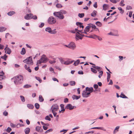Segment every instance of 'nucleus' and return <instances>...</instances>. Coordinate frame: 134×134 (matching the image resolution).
Returning a JSON list of instances; mask_svg holds the SVG:
<instances>
[{
    "instance_id": "f257e3e1",
    "label": "nucleus",
    "mask_w": 134,
    "mask_h": 134,
    "mask_svg": "<svg viewBox=\"0 0 134 134\" xmlns=\"http://www.w3.org/2000/svg\"><path fill=\"white\" fill-rule=\"evenodd\" d=\"M12 81H13L14 84L17 85H20L22 83L23 80V76L21 75H18L14 76L11 79Z\"/></svg>"
},
{
    "instance_id": "f03ea898",
    "label": "nucleus",
    "mask_w": 134,
    "mask_h": 134,
    "mask_svg": "<svg viewBox=\"0 0 134 134\" xmlns=\"http://www.w3.org/2000/svg\"><path fill=\"white\" fill-rule=\"evenodd\" d=\"M48 60V58L46 57L44 54L42 55L40 59L37 61V65L38 64H41V63H45L47 62Z\"/></svg>"
},
{
    "instance_id": "7ed1b4c3",
    "label": "nucleus",
    "mask_w": 134,
    "mask_h": 134,
    "mask_svg": "<svg viewBox=\"0 0 134 134\" xmlns=\"http://www.w3.org/2000/svg\"><path fill=\"white\" fill-rule=\"evenodd\" d=\"M24 18L26 20H30L33 19L34 20H36L37 19V17L36 15H34L32 13L27 14L24 16Z\"/></svg>"
},
{
    "instance_id": "20e7f679",
    "label": "nucleus",
    "mask_w": 134,
    "mask_h": 134,
    "mask_svg": "<svg viewBox=\"0 0 134 134\" xmlns=\"http://www.w3.org/2000/svg\"><path fill=\"white\" fill-rule=\"evenodd\" d=\"M47 22L49 24L52 25L56 23V19L53 16H51L48 18Z\"/></svg>"
},
{
    "instance_id": "39448f33",
    "label": "nucleus",
    "mask_w": 134,
    "mask_h": 134,
    "mask_svg": "<svg viewBox=\"0 0 134 134\" xmlns=\"http://www.w3.org/2000/svg\"><path fill=\"white\" fill-rule=\"evenodd\" d=\"M53 15L56 17L60 19H63L64 18V17L63 15L60 12H55L53 13Z\"/></svg>"
},
{
    "instance_id": "423d86ee",
    "label": "nucleus",
    "mask_w": 134,
    "mask_h": 134,
    "mask_svg": "<svg viewBox=\"0 0 134 134\" xmlns=\"http://www.w3.org/2000/svg\"><path fill=\"white\" fill-rule=\"evenodd\" d=\"M23 62L25 63L29 64V65H32L33 63L32 58L31 57H30L27 58L24 60Z\"/></svg>"
},
{
    "instance_id": "0eeeda50",
    "label": "nucleus",
    "mask_w": 134,
    "mask_h": 134,
    "mask_svg": "<svg viewBox=\"0 0 134 134\" xmlns=\"http://www.w3.org/2000/svg\"><path fill=\"white\" fill-rule=\"evenodd\" d=\"M58 105L57 104H55L53 105L51 108V109H52V112H53V111H55L58 110Z\"/></svg>"
},
{
    "instance_id": "6e6552de",
    "label": "nucleus",
    "mask_w": 134,
    "mask_h": 134,
    "mask_svg": "<svg viewBox=\"0 0 134 134\" xmlns=\"http://www.w3.org/2000/svg\"><path fill=\"white\" fill-rule=\"evenodd\" d=\"M75 108H76L75 106H72L71 104H69L66 105L65 107V109L71 110Z\"/></svg>"
},
{
    "instance_id": "1a4fd4ad",
    "label": "nucleus",
    "mask_w": 134,
    "mask_h": 134,
    "mask_svg": "<svg viewBox=\"0 0 134 134\" xmlns=\"http://www.w3.org/2000/svg\"><path fill=\"white\" fill-rule=\"evenodd\" d=\"M81 34L78 32H77L75 35V39L76 41L79 40V39L82 40V37L81 36Z\"/></svg>"
},
{
    "instance_id": "9d476101",
    "label": "nucleus",
    "mask_w": 134,
    "mask_h": 134,
    "mask_svg": "<svg viewBox=\"0 0 134 134\" xmlns=\"http://www.w3.org/2000/svg\"><path fill=\"white\" fill-rule=\"evenodd\" d=\"M69 48L72 49H74L76 47V46L75 43L71 42L69 44Z\"/></svg>"
},
{
    "instance_id": "9b49d317",
    "label": "nucleus",
    "mask_w": 134,
    "mask_h": 134,
    "mask_svg": "<svg viewBox=\"0 0 134 134\" xmlns=\"http://www.w3.org/2000/svg\"><path fill=\"white\" fill-rule=\"evenodd\" d=\"M86 91H84L83 92L82 96L83 97L87 98L89 97V95L90 94V93L87 92Z\"/></svg>"
},
{
    "instance_id": "f8f14e48",
    "label": "nucleus",
    "mask_w": 134,
    "mask_h": 134,
    "mask_svg": "<svg viewBox=\"0 0 134 134\" xmlns=\"http://www.w3.org/2000/svg\"><path fill=\"white\" fill-rule=\"evenodd\" d=\"M86 91H89V92L90 93V94L93 91V89L92 87L89 88L88 87H87L86 88Z\"/></svg>"
},
{
    "instance_id": "ddd939ff",
    "label": "nucleus",
    "mask_w": 134,
    "mask_h": 134,
    "mask_svg": "<svg viewBox=\"0 0 134 134\" xmlns=\"http://www.w3.org/2000/svg\"><path fill=\"white\" fill-rule=\"evenodd\" d=\"M115 32L116 33V34H114L112 32H110L108 34L109 35L115 36H118L119 35L118 34V31L117 30L115 31Z\"/></svg>"
},
{
    "instance_id": "4468645a",
    "label": "nucleus",
    "mask_w": 134,
    "mask_h": 134,
    "mask_svg": "<svg viewBox=\"0 0 134 134\" xmlns=\"http://www.w3.org/2000/svg\"><path fill=\"white\" fill-rule=\"evenodd\" d=\"M36 131L40 132H42L43 131V129L41 127L39 126H36Z\"/></svg>"
},
{
    "instance_id": "2eb2a0df",
    "label": "nucleus",
    "mask_w": 134,
    "mask_h": 134,
    "mask_svg": "<svg viewBox=\"0 0 134 134\" xmlns=\"http://www.w3.org/2000/svg\"><path fill=\"white\" fill-rule=\"evenodd\" d=\"M5 50V53L6 54H10L12 52V51L11 49L9 48H7L6 49H5V50Z\"/></svg>"
},
{
    "instance_id": "dca6fc26",
    "label": "nucleus",
    "mask_w": 134,
    "mask_h": 134,
    "mask_svg": "<svg viewBox=\"0 0 134 134\" xmlns=\"http://www.w3.org/2000/svg\"><path fill=\"white\" fill-rule=\"evenodd\" d=\"M97 129L102 130L104 131H106V129L103 127H96L91 128L90 129Z\"/></svg>"
},
{
    "instance_id": "f3484780",
    "label": "nucleus",
    "mask_w": 134,
    "mask_h": 134,
    "mask_svg": "<svg viewBox=\"0 0 134 134\" xmlns=\"http://www.w3.org/2000/svg\"><path fill=\"white\" fill-rule=\"evenodd\" d=\"M24 68L27 71L29 72H31V70L30 69L29 66H27L26 64H25L24 65Z\"/></svg>"
},
{
    "instance_id": "a211bd4d",
    "label": "nucleus",
    "mask_w": 134,
    "mask_h": 134,
    "mask_svg": "<svg viewBox=\"0 0 134 134\" xmlns=\"http://www.w3.org/2000/svg\"><path fill=\"white\" fill-rule=\"evenodd\" d=\"M76 24L77 26L79 25V26L80 28L81 27L82 29L84 28V26L82 25V23L80 22H77L76 23Z\"/></svg>"
},
{
    "instance_id": "6ab92c4d",
    "label": "nucleus",
    "mask_w": 134,
    "mask_h": 134,
    "mask_svg": "<svg viewBox=\"0 0 134 134\" xmlns=\"http://www.w3.org/2000/svg\"><path fill=\"white\" fill-rule=\"evenodd\" d=\"M80 97V96H77L75 95H72V98L73 100H77L79 99Z\"/></svg>"
},
{
    "instance_id": "aec40b11",
    "label": "nucleus",
    "mask_w": 134,
    "mask_h": 134,
    "mask_svg": "<svg viewBox=\"0 0 134 134\" xmlns=\"http://www.w3.org/2000/svg\"><path fill=\"white\" fill-rule=\"evenodd\" d=\"M74 61V60H72L71 61H65L64 63V64L66 65H68L72 63Z\"/></svg>"
},
{
    "instance_id": "412c9836",
    "label": "nucleus",
    "mask_w": 134,
    "mask_h": 134,
    "mask_svg": "<svg viewBox=\"0 0 134 134\" xmlns=\"http://www.w3.org/2000/svg\"><path fill=\"white\" fill-rule=\"evenodd\" d=\"M88 25L86 26L85 28L84 29V31H86L88 32L89 31L90 29V26L89 24H88Z\"/></svg>"
},
{
    "instance_id": "4be33fe9",
    "label": "nucleus",
    "mask_w": 134,
    "mask_h": 134,
    "mask_svg": "<svg viewBox=\"0 0 134 134\" xmlns=\"http://www.w3.org/2000/svg\"><path fill=\"white\" fill-rule=\"evenodd\" d=\"M30 129L27 127L25 129L24 131L26 134H28L30 132Z\"/></svg>"
},
{
    "instance_id": "5701e85b",
    "label": "nucleus",
    "mask_w": 134,
    "mask_h": 134,
    "mask_svg": "<svg viewBox=\"0 0 134 134\" xmlns=\"http://www.w3.org/2000/svg\"><path fill=\"white\" fill-rule=\"evenodd\" d=\"M18 125H19L20 126V124H18L17 125H16L12 123H10V125L11 126L13 127V128H15L16 127H17V128H18Z\"/></svg>"
},
{
    "instance_id": "b1692460",
    "label": "nucleus",
    "mask_w": 134,
    "mask_h": 134,
    "mask_svg": "<svg viewBox=\"0 0 134 134\" xmlns=\"http://www.w3.org/2000/svg\"><path fill=\"white\" fill-rule=\"evenodd\" d=\"M97 13V12L96 10H93L92 13L91 14V16L92 17H95Z\"/></svg>"
},
{
    "instance_id": "393cba45",
    "label": "nucleus",
    "mask_w": 134,
    "mask_h": 134,
    "mask_svg": "<svg viewBox=\"0 0 134 134\" xmlns=\"http://www.w3.org/2000/svg\"><path fill=\"white\" fill-rule=\"evenodd\" d=\"M26 53V50L24 48H22L21 51L20 52V54L21 55H24Z\"/></svg>"
},
{
    "instance_id": "a878e982",
    "label": "nucleus",
    "mask_w": 134,
    "mask_h": 134,
    "mask_svg": "<svg viewBox=\"0 0 134 134\" xmlns=\"http://www.w3.org/2000/svg\"><path fill=\"white\" fill-rule=\"evenodd\" d=\"M80 62V61L79 59L77 60L76 61L74 62L73 65L75 66H76Z\"/></svg>"
},
{
    "instance_id": "bb28decb",
    "label": "nucleus",
    "mask_w": 134,
    "mask_h": 134,
    "mask_svg": "<svg viewBox=\"0 0 134 134\" xmlns=\"http://www.w3.org/2000/svg\"><path fill=\"white\" fill-rule=\"evenodd\" d=\"M27 106L29 109H32L34 107V105L31 104H27Z\"/></svg>"
},
{
    "instance_id": "cd10ccee",
    "label": "nucleus",
    "mask_w": 134,
    "mask_h": 134,
    "mask_svg": "<svg viewBox=\"0 0 134 134\" xmlns=\"http://www.w3.org/2000/svg\"><path fill=\"white\" fill-rule=\"evenodd\" d=\"M39 100L40 102H42L44 101V99L42 95L39 96Z\"/></svg>"
},
{
    "instance_id": "c85d7f7f",
    "label": "nucleus",
    "mask_w": 134,
    "mask_h": 134,
    "mask_svg": "<svg viewBox=\"0 0 134 134\" xmlns=\"http://www.w3.org/2000/svg\"><path fill=\"white\" fill-rule=\"evenodd\" d=\"M108 5L105 4H104L103 6V9L104 10H106L107 8H108Z\"/></svg>"
},
{
    "instance_id": "c756f323",
    "label": "nucleus",
    "mask_w": 134,
    "mask_h": 134,
    "mask_svg": "<svg viewBox=\"0 0 134 134\" xmlns=\"http://www.w3.org/2000/svg\"><path fill=\"white\" fill-rule=\"evenodd\" d=\"M6 30V28L3 27H0V32H2L5 31Z\"/></svg>"
},
{
    "instance_id": "7c9ffc66",
    "label": "nucleus",
    "mask_w": 134,
    "mask_h": 134,
    "mask_svg": "<svg viewBox=\"0 0 134 134\" xmlns=\"http://www.w3.org/2000/svg\"><path fill=\"white\" fill-rule=\"evenodd\" d=\"M45 31H46L48 32L49 33H51V29L50 27H47L45 29Z\"/></svg>"
},
{
    "instance_id": "2f4dec72",
    "label": "nucleus",
    "mask_w": 134,
    "mask_h": 134,
    "mask_svg": "<svg viewBox=\"0 0 134 134\" xmlns=\"http://www.w3.org/2000/svg\"><path fill=\"white\" fill-rule=\"evenodd\" d=\"M120 97L121 98H128V97L126 96L124 94L121 93V95L120 96Z\"/></svg>"
},
{
    "instance_id": "473e14b6",
    "label": "nucleus",
    "mask_w": 134,
    "mask_h": 134,
    "mask_svg": "<svg viewBox=\"0 0 134 134\" xmlns=\"http://www.w3.org/2000/svg\"><path fill=\"white\" fill-rule=\"evenodd\" d=\"M15 12H14L13 11H10L7 14L9 16H11L12 15H13L14 14H15Z\"/></svg>"
},
{
    "instance_id": "72a5a7b5",
    "label": "nucleus",
    "mask_w": 134,
    "mask_h": 134,
    "mask_svg": "<svg viewBox=\"0 0 134 134\" xmlns=\"http://www.w3.org/2000/svg\"><path fill=\"white\" fill-rule=\"evenodd\" d=\"M98 36H97L96 35H91L90 37H89V38H93L94 39H96L97 38H98Z\"/></svg>"
},
{
    "instance_id": "f704fd0d",
    "label": "nucleus",
    "mask_w": 134,
    "mask_h": 134,
    "mask_svg": "<svg viewBox=\"0 0 134 134\" xmlns=\"http://www.w3.org/2000/svg\"><path fill=\"white\" fill-rule=\"evenodd\" d=\"M7 57V56L6 54H4V56H2L1 57V58L4 59L5 60H6Z\"/></svg>"
},
{
    "instance_id": "c9c22d12",
    "label": "nucleus",
    "mask_w": 134,
    "mask_h": 134,
    "mask_svg": "<svg viewBox=\"0 0 134 134\" xmlns=\"http://www.w3.org/2000/svg\"><path fill=\"white\" fill-rule=\"evenodd\" d=\"M59 11L63 15V14H66L67 13V12L66 11L63 10H60Z\"/></svg>"
},
{
    "instance_id": "e433bc0d",
    "label": "nucleus",
    "mask_w": 134,
    "mask_h": 134,
    "mask_svg": "<svg viewBox=\"0 0 134 134\" xmlns=\"http://www.w3.org/2000/svg\"><path fill=\"white\" fill-rule=\"evenodd\" d=\"M96 24L98 26L100 27L102 25V24L99 21L96 22Z\"/></svg>"
},
{
    "instance_id": "4c0bfd02",
    "label": "nucleus",
    "mask_w": 134,
    "mask_h": 134,
    "mask_svg": "<svg viewBox=\"0 0 134 134\" xmlns=\"http://www.w3.org/2000/svg\"><path fill=\"white\" fill-rule=\"evenodd\" d=\"M69 83L70 85L71 86H74L76 84L75 82L74 81H70V82Z\"/></svg>"
},
{
    "instance_id": "58836bf2",
    "label": "nucleus",
    "mask_w": 134,
    "mask_h": 134,
    "mask_svg": "<svg viewBox=\"0 0 134 134\" xmlns=\"http://www.w3.org/2000/svg\"><path fill=\"white\" fill-rule=\"evenodd\" d=\"M92 66L93 68H94L95 69H97V70H98L99 69H100V70H101L102 69V68H101L100 67H99L98 66H94V65H92Z\"/></svg>"
},
{
    "instance_id": "ea45409f",
    "label": "nucleus",
    "mask_w": 134,
    "mask_h": 134,
    "mask_svg": "<svg viewBox=\"0 0 134 134\" xmlns=\"http://www.w3.org/2000/svg\"><path fill=\"white\" fill-rule=\"evenodd\" d=\"M119 126H116L115 129V130L114 131V133H115L117 131H118V130L119 128Z\"/></svg>"
},
{
    "instance_id": "a19ab883",
    "label": "nucleus",
    "mask_w": 134,
    "mask_h": 134,
    "mask_svg": "<svg viewBox=\"0 0 134 134\" xmlns=\"http://www.w3.org/2000/svg\"><path fill=\"white\" fill-rule=\"evenodd\" d=\"M90 26V28L91 27L92 28L95 29H96V26L94 25H93L91 24H89Z\"/></svg>"
},
{
    "instance_id": "79ce46f5",
    "label": "nucleus",
    "mask_w": 134,
    "mask_h": 134,
    "mask_svg": "<svg viewBox=\"0 0 134 134\" xmlns=\"http://www.w3.org/2000/svg\"><path fill=\"white\" fill-rule=\"evenodd\" d=\"M91 71L93 72L94 73H95V74H96V73H97V71L95 69H94V68H91Z\"/></svg>"
},
{
    "instance_id": "37998d69",
    "label": "nucleus",
    "mask_w": 134,
    "mask_h": 134,
    "mask_svg": "<svg viewBox=\"0 0 134 134\" xmlns=\"http://www.w3.org/2000/svg\"><path fill=\"white\" fill-rule=\"evenodd\" d=\"M35 108L37 109H39L40 108V105L37 103H35Z\"/></svg>"
},
{
    "instance_id": "c03bdc74",
    "label": "nucleus",
    "mask_w": 134,
    "mask_h": 134,
    "mask_svg": "<svg viewBox=\"0 0 134 134\" xmlns=\"http://www.w3.org/2000/svg\"><path fill=\"white\" fill-rule=\"evenodd\" d=\"M31 87V86L28 84H26L24 86V88H27Z\"/></svg>"
},
{
    "instance_id": "a18cd8bd",
    "label": "nucleus",
    "mask_w": 134,
    "mask_h": 134,
    "mask_svg": "<svg viewBox=\"0 0 134 134\" xmlns=\"http://www.w3.org/2000/svg\"><path fill=\"white\" fill-rule=\"evenodd\" d=\"M118 9L120 11V13L121 14H122L124 12V10H123L122 8L120 7L118 8Z\"/></svg>"
},
{
    "instance_id": "49530a36",
    "label": "nucleus",
    "mask_w": 134,
    "mask_h": 134,
    "mask_svg": "<svg viewBox=\"0 0 134 134\" xmlns=\"http://www.w3.org/2000/svg\"><path fill=\"white\" fill-rule=\"evenodd\" d=\"M20 98L22 102H24L25 101V99L24 97L22 96H20Z\"/></svg>"
},
{
    "instance_id": "de8ad7c7",
    "label": "nucleus",
    "mask_w": 134,
    "mask_h": 134,
    "mask_svg": "<svg viewBox=\"0 0 134 134\" xmlns=\"http://www.w3.org/2000/svg\"><path fill=\"white\" fill-rule=\"evenodd\" d=\"M35 78L37 80H38L39 82L40 83H41V82L42 80L40 77L37 76H35Z\"/></svg>"
},
{
    "instance_id": "09e8293b",
    "label": "nucleus",
    "mask_w": 134,
    "mask_h": 134,
    "mask_svg": "<svg viewBox=\"0 0 134 134\" xmlns=\"http://www.w3.org/2000/svg\"><path fill=\"white\" fill-rule=\"evenodd\" d=\"M84 16V14L83 13H79L78 14V16L80 18H83Z\"/></svg>"
},
{
    "instance_id": "8fccbe9b",
    "label": "nucleus",
    "mask_w": 134,
    "mask_h": 134,
    "mask_svg": "<svg viewBox=\"0 0 134 134\" xmlns=\"http://www.w3.org/2000/svg\"><path fill=\"white\" fill-rule=\"evenodd\" d=\"M56 29H55L53 30H51V33L52 34H54L56 33L57 31H56Z\"/></svg>"
},
{
    "instance_id": "3c124183",
    "label": "nucleus",
    "mask_w": 134,
    "mask_h": 134,
    "mask_svg": "<svg viewBox=\"0 0 134 134\" xmlns=\"http://www.w3.org/2000/svg\"><path fill=\"white\" fill-rule=\"evenodd\" d=\"M62 7V5L61 4L58 3L56 5V7L58 8H60Z\"/></svg>"
},
{
    "instance_id": "603ef678",
    "label": "nucleus",
    "mask_w": 134,
    "mask_h": 134,
    "mask_svg": "<svg viewBox=\"0 0 134 134\" xmlns=\"http://www.w3.org/2000/svg\"><path fill=\"white\" fill-rule=\"evenodd\" d=\"M45 119L46 120H48L49 121H51V119L49 118L48 116H47L45 118Z\"/></svg>"
},
{
    "instance_id": "864d4df0",
    "label": "nucleus",
    "mask_w": 134,
    "mask_h": 134,
    "mask_svg": "<svg viewBox=\"0 0 134 134\" xmlns=\"http://www.w3.org/2000/svg\"><path fill=\"white\" fill-rule=\"evenodd\" d=\"M44 25V23H41L39 26L40 28H42L43 27Z\"/></svg>"
},
{
    "instance_id": "5fc2aeb1",
    "label": "nucleus",
    "mask_w": 134,
    "mask_h": 134,
    "mask_svg": "<svg viewBox=\"0 0 134 134\" xmlns=\"http://www.w3.org/2000/svg\"><path fill=\"white\" fill-rule=\"evenodd\" d=\"M11 130L12 129L9 127H8L6 130V131L8 133L10 132Z\"/></svg>"
},
{
    "instance_id": "6e6d98bb",
    "label": "nucleus",
    "mask_w": 134,
    "mask_h": 134,
    "mask_svg": "<svg viewBox=\"0 0 134 134\" xmlns=\"http://www.w3.org/2000/svg\"><path fill=\"white\" fill-rule=\"evenodd\" d=\"M59 60H60L61 63L62 64H64V60L63 59V58H59Z\"/></svg>"
},
{
    "instance_id": "4d7b16f0",
    "label": "nucleus",
    "mask_w": 134,
    "mask_h": 134,
    "mask_svg": "<svg viewBox=\"0 0 134 134\" xmlns=\"http://www.w3.org/2000/svg\"><path fill=\"white\" fill-rule=\"evenodd\" d=\"M68 130L63 129V130L60 131V132L61 133L64 132L63 134H64Z\"/></svg>"
},
{
    "instance_id": "13d9d810",
    "label": "nucleus",
    "mask_w": 134,
    "mask_h": 134,
    "mask_svg": "<svg viewBox=\"0 0 134 134\" xmlns=\"http://www.w3.org/2000/svg\"><path fill=\"white\" fill-rule=\"evenodd\" d=\"M52 131H53V130L52 129H49V130H47L45 132V133H47L48 132H52Z\"/></svg>"
},
{
    "instance_id": "bf43d9fd",
    "label": "nucleus",
    "mask_w": 134,
    "mask_h": 134,
    "mask_svg": "<svg viewBox=\"0 0 134 134\" xmlns=\"http://www.w3.org/2000/svg\"><path fill=\"white\" fill-rule=\"evenodd\" d=\"M49 62L50 64H53L55 63L56 62V61L54 60L53 61L50 60L49 61Z\"/></svg>"
},
{
    "instance_id": "052dcab7",
    "label": "nucleus",
    "mask_w": 134,
    "mask_h": 134,
    "mask_svg": "<svg viewBox=\"0 0 134 134\" xmlns=\"http://www.w3.org/2000/svg\"><path fill=\"white\" fill-rule=\"evenodd\" d=\"M107 78L110 79L111 77V75L108 72H107Z\"/></svg>"
},
{
    "instance_id": "680f3d73",
    "label": "nucleus",
    "mask_w": 134,
    "mask_h": 134,
    "mask_svg": "<svg viewBox=\"0 0 134 134\" xmlns=\"http://www.w3.org/2000/svg\"><path fill=\"white\" fill-rule=\"evenodd\" d=\"M98 87V85L96 84H94L93 85V87L95 89H97Z\"/></svg>"
},
{
    "instance_id": "e2e57ef3",
    "label": "nucleus",
    "mask_w": 134,
    "mask_h": 134,
    "mask_svg": "<svg viewBox=\"0 0 134 134\" xmlns=\"http://www.w3.org/2000/svg\"><path fill=\"white\" fill-rule=\"evenodd\" d=\"M0 75L2 76H0V81H1L3 79V77H4V76L1 74H0Z\"/></svg>"
},
{
    "instance_id": "0e129e2a",
    "label": "nucleus",
    "mask_w": 134,
    "mask_h": 134,
    "mask_svg": "<svg viewBox=\"0 0 134 134\" xmlns=\"http://www.w3.org/2000/svg\"><path fill=\"white\" fill-rule=\"evenodd\" d=\"M110 1L113 3H116L117 2L116 0H110Z\"/></svg>"
},
{
    "instance_id": "69168bd1",
    "label": "nucleus",
    "mask_w": 134,
    "mask_h": 134,
    "mask_svg": "<svg viewBox=\"0 0 134 134\" xmlns=\"http://www.w3.org/2000/svg\"><path fill=\"white\" fill-rule=\"evenodd\" d=\"M119 58L120 59V60H119L121 61V60H123V57L122 56H119Z\"/></svg>"
},
{
    "instance_id": "338daca9",
    "label": "nucleus",
    "mask_w": 134,
    "mask_h": 134,
    "mask_svg": "<svg viewBox=\"0 0 134 134\" xmlns=\"http://www.w3.org/2000/svg\"><path fill=\"white\" fill-rule=\"evenodd\" d=\"M3 114L5 116H7L8 115V113L6 111L4 112Z\"/></svg>"
},
{
    "instance_id": "774afa93",
    "label": "nucleus",
    "mask_w": 134,
    "mask_h": 134,
    "mask_svg": "<svg viewBox=\"0 0 134 134\" xmlns=\"http://www.w3.org/2000/svg\"><path fill=\"white\" fill-rule=\"evenodd\" d=\"M78 73L79 74L83 75V72L82 71H79L78 72Z\"/></svg>"
}]
</instances>
